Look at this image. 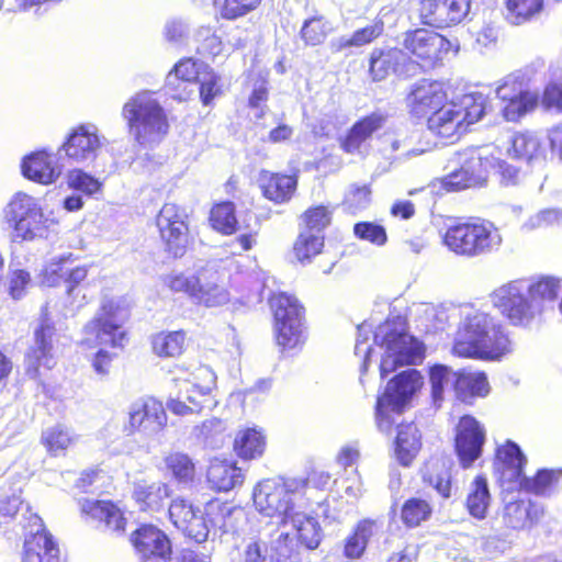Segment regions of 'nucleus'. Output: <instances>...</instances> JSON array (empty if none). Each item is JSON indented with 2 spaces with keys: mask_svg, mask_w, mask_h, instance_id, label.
<instances>
[{
  "mask_svg": "<svg viewBox=\"0 0 562 562\" xmlns=\"http://www.w3.org/2000/svg\"><path fill=\"white\" fill-rule=\"evenodd\" d=\"M559 291L560 280L557 278H521L495 289L491 301L509 325L526 329L540 317L543 303L555 300Z\"/></svg>",
  "mask_w": 562,
  "mask_h": 562,
  "instance_id": "1",
  "label": "nucleus"
},
{
  "mask_svg": "<svg viewBox=\"0 0 562 562\" xmlns=\"http://www.w3.org/2000/svg\"><path fill=\"white\" fill-rule=\"evenodd\" d=\"M452 350L459 357L496 360L510 351V340L498 321L471 308L463 314Z\"/></svg>",
  "mask_w": 562,
  "mask_h": 562,
  "instance_id": "2",
  "label": "nucleus"
},
{
  "mask_svg": "<svg viewBox=\"0 0 562 562\" xmlns=\"http://www.w3.org/2000/svg\"><path fill=\"white\" fill-rule=\"evenodd\" d=\"M306 481L295 477H271L258 482L252 490L255 508L262 516L272 518L278 526H285L296 509L306 507Z\"/></svg>",
  "mask_w": 562,
  "mask_h": 562,
  "instance_id": "3",
  "label": "nucleus"
},
{
  "mask_svg": "<svg viewBox=\"0 0 562 562\" xmlns=\"http://www.w3.org/2000/svg\"><path fill=\"white\" fill-rule=\"evenodd\" d=\"M0 516L4 519H19L25 530L22 562H57L58 546L45 529L42 518L32 513L20 495L0 498Z\"/></svg>",
  "mask_w": 562,
  "mask_h": 562,
  "instance_id": "4",
  "label": "nucleus"
},
{
  "mask_svg": "<svg viewBox=\"0 0 562 562\" xmlns=\"http://www.w3.org/2000/svg\"><path fill=\"white\" fill-rule=\"evenodd\" d=\"M131 134L140 145L160 142L168 133L169 123L164 108L148 91L131 98L122 109Z\"/></svg>",
  "mask_w": 562,
  "mask_h": 562,
  "instance_id": "5",
  "label": "nucleus"
},
{
  "mask_svg": "<svg viewBox=\"0 0 562 562\" xmlns=\"http://www.w3.org/2000/svg\"><path fill=\"white\" fill-rule=\"evenodd\" d=\"M374 342L384 349L380 362V375L385 379L398 367L416 364L424 357V346L408 335L402 323L385 322L373 336Z\"/></svg>",
  "mask_w": 562,
  "mask_h": 562,
  "instance_id": "6",
  "label": "nucleus"
},
{
  "mask_svg": "<svg viewBox=\"0 0 562 562\" xmlns=\"http://www.w3.org/2000/svg\"><path fill=\"white\" fill-rule=\"evenodd\" d=\"M423 384L424 378L416 369H406L387 382L375 406L376 425L382 432L391 431L395 423L393 416L403 413Z\"/></svg>",
  "mask_w": 562,
  "mask_h": 562,
  "instance_id": "7",
  "label": "nucleus"
},
{
  "mask_svg": "<svg viewBox=\"0 0 562 562\" xmlns=\"http://www.w3.org/2000/svg\"><path fill=\"white\" fill-rule=\"evenodd\" d=\"M503 238L497 227L486 221L462 223L447 228L443 243L457 255L473 258L498 249Z\"/></svg>",
  "mask_w": 562,
  "mask_h": 562,
  "instance_id": "8",
  "label": "nucleus"
},
{
  "mask_svg": "<svg viewBox=\"0 0 562 562\" xmlns=\"http://www.w3.org/2000/svg\"><path fill=\"white\" fill-rule=\"evenodd\" d=\"M274 317L277 344L283 349H294L305 340L304 307L297 299L284 292L270 297Z\"/></svg>",
  "mask_w": 562,
  "mask_h": 562,
  "instance_id": "9",
  "label": "nucleus"
},
{
  "mask_svg": "<svg viewBox=\"0 0 562 562\" xmlns=\"http://www.w3.org/2000/svg\"><path fill=\"white\" fill-rule=\"evenodd\" d=\"M457 161L460 164V168L443 179V187L450 191L482 186L490 168L495 165L490 146L467 148L458 154Z\"/></svg>",
  "mask_w": 562,
  "mask_h": 562,
  "instance_id": "10",
  "label": "nucleus"
},
{
  "mask_svg": "<svg viewBox=\"0 0 562 562\" xmlns=\"http://www.w3.org/2000/svg\"><path fill=\"white\" fill-rule=\"evenodd\" d=\"M540 510L530 501L519 499L509 502L504 507L503 524L499 526L497 520L492 522L491 531L483 535L482 539L485 547H494L497 550H505L510 542V531L520 530L538 520Z\"/></svg>",
  "mask_w": 562,
  "mask_h": 562,
  "instance_id": "11",
  "label": "nucleus"
},
{
  "mask_svg": "<svg viewBox=\"0 0 562 562\" xmlns=\"http://www.w3.org/2000/svg\"><path fill=\"white\" fill-rule=\"evenodd\" d=\"M120 313L119 303L115 300H104L100 311L83 328L85 342L95 346L122 347L125 333L121 329Z\"/></svg>",
  "mask_w": 562,
  "mask_h": 562,
  "instance_id": "12",
  "label": "nucleus"
},
{
  "mask_svg": "<svg viewBox=\"0 0 562 562\" xmlns=\"http://www.w3.org/2000/svg\"><path fill=\"white\" fill-rule=\"evenodd\" d=\"M166 250L175 258H181L189 244L188 214L175 203H165L156 218Z\"/></svg>",
  "mask_w": 562,
  "mask_h": 562,
  "instance_id": "13",
  "label": "nucleus"
},
{
  "mask_svg": "<svg viewBox=\"0 0 562 562\" xmlns=\"http://www.w3.org/2000/svg\"><path fill=\"white\" fill-rule=\"evenodd\" d=\"M167 425V414L161 402L148 397L140 398L130 406L128 423L124 432L131 436L139 432L150 438L159 434Z\"/></svg>",
  "mask_w": 562,
  "mask_h": 562,
  "instance_id": "14",
  "label": "nucleus"
},
{
  "mask_svg": "<svg viewBox=\"0 0 562 562\" xmlns=\"http://www.w3.org/2000/svg\"><path fill=\"white\" fill-rule=\"evenodd\" d=\"M102 142L94 124L87 123L74 127L58 149L64 159L72 164H86L97 158Z\"/></svg>",
  "mask_w": 562,
  "mask_h": 562,
  "instance_id": "15",
  "label": "nucleus"
},
{
  "mask_svg": "<svg viewBox=\"0 0 562 562\" xmlns=\"http://www.w3.org/2000/svg\"><path fill=\"white\" fill-rule=\"evenodd\" d=\"M132 543L142 562H168L171 544L164 531L153 525H143L132 535Z\"/></svg>",
  "mask_w": 562,
  "mask_h": 562,
  "instance_id": "16",
  "label": "nucleus"
},
{
  "mask_svg": "<svg viewBox=\"0 0 562 562\" xmlns=\"http://www.w3.org/2000/svg\"><path fill=\"white\" fill-rule=\"evenodd\" d=\"M485 430L472 416H463L457 427L456 451L463 468H470L482 454Z\"/></svg>",
  "mask_w": 562,
  "mask_h": 562,
  "instance_id": "17",
  "label": "nucleus"
},
{
  "mask_svg": "<svg viewBox=\"0 0 562 562\" xmlns=\"http://www.w3.org/2000/svg\"><path fill=\"white\" fill-rule=\"evenodd\" d=\"M470 7V0H424L420 3V18L425 24L447 27L462 22Z\"/></svg>",
  "mask_w": 562,
  "mask_h": 562,
  "instance_id": "18",
  "label": "nucleus"
},
{
  "mask_svg": "<svg viewBox=\"0 0 562 562\" xmlns=\"http://www.w3.org/2000/svg\"><path fill=\"white\" fill-rule=\"evenodd\" d=\"M384 151L395 161H406L430 150L428 143L423 144L418 131L398 127L383 135Z\"/></svg>",
  "mask_w": 562,
  "mask_h": 562,
  "instance_id": "19",
  "label": "nucleus"
},
{
  "mask_svg": "<svg viewBox=\"0 0 562 562\" xmlns=\"http://www.w3.org/2000/svg\"><path fill=\"white\" fill-rule=\"evenodd\" d=\"M169 517L179 530L194 541L203 542L207 539V522L200 514L199 508H195L189 501L181 497L172 499L169 506Z\"/></svg>",
  "mask_w": 562,
  "mask_h": 562,
  "instance_id": "20",
  "label": "nucleus"
},
{
  "mask_svg": "<svg viewBox=\"0 0 562 562\" xmlns=\"http://www.w3.org/2000/svg\"><path fill=\"white\" fill-rule=\"evenodd\" d=\"M216 374L209 366H198L191 370H181L173 379L175 386L182 390V395L189 403H200L216 386Z\"/></svg>",
  "mask_w": 562,
  "mask_h": 562,
  "instance_id": "21",
  "label": "nucleus"
},
{
  "mask_svg": "<svg viewBox=\"0 0 562 562\" xmlns=\"http://www.w3.org/2000/svg\"><path fill=\"white\" fill-rule=\"evenodd\" d=\"M64 167L63 156L58 151L53 154L45 149L26 156L21 165L23 176L41 184L54 183L61 175Z\"/></svg>",
  "mask_w": 562,
  "mask_h": 562,
  "instance_id": "22",
  "label": "nucleus"
},
{
  "mask_svg": "<svg viewBox=\"0 0 562 562\" xmlns=\"http://www.w3.org/2000/svg\"><path fill=\"white\" fill-rule=\"evenodd\" d=\"M403 45L408 53L429 64L438 60L451 46L446 37L425 29L406 33Z\"/></svg>",
  "mask_w": 562,
  "mask_h": 562,
  "instance_id": "23",
  "label": "nucleus"
},
{
  "mask_svg": "<svg viewBox=\"0 0 562 562\" xmlns=\"http://www.w3.org/2000/svg\"><path fill=\"white\" fill-rule=\"evenodd\" d=\"M55 328L43 322L34 331V345L25 356L26 374L35 379L41 367L50 369L55 364L53 357V336Z\"/></svg>",
  "mask_w": 562,
  "mask_h": 562,
  "instance_id": "24",
  "label": "nucleus"
},
{
  "mask_svg": "<svg viewBox=\"0 0 562 562\" xmlns=\"http://www.w3.org/2000/svg\"><path fill=\"white\" fill-rule=\"evenodd\" d=\"M447 101V94L440 83L423 80L413 86L406 98L409 112L416 117L430 115Z\"/></svg>",
  "mask_w": 562,
  "mask_h": 562,
  "instance_id": "25",
  "label": "nucleus"
},
{
  "mask_svg": "<svg viewBox=\"0 0 562 562\" xmlns=\"http://www.w3.org/2000/svg\"><path fill=\"white\" fill-rule=\"evenodd\" d=\"M231 294L220 283V274L213 267H205L199 270V285L193 293V302L206 307L222 306L228 303Z\"/></svg>",
  "mask_w": 562,
  "mask_h": 562,
  "instance_id": "26",
  "label": "nucleus"
},
{
  "mask_svg": "<svg viewBox=\"0 0 562 562\" xmlns=\"http://www.w3.org/2000/svg\"><path fill=\"white\" fill-rule=\"evenodd\" d=\"M428 130L443 138H451L465 131L464 115L461 114V108L453 102L442 103V105L429 115Z\"/></svg>",
  "mask_w": 562,
  "mask_h": 562,
  "instance_id": "27",
  "label": "nucleus"
},
{
  "mask_svg": "<svg viewBox=\"0 0 562 562\" xmlns=\"http://www.w3.org/2000/svg\"><path fill=\"white\" fill-rule=\"evenodd\" d=\"M245 473L236 462L229 460L213 459L206 472V481L210 488L217 492H228L241 486Z\"/></svg>",
  "mask_w": 562,
  "mask_h": 562,
  "instance_id": "28",
  "label": "nucleus"
},
{
  "mask_svg": "<svg viewBox=\"0 0 562 562\" xmlns=\"http://www.w3.org/2000/svg\"><path fill=\"white\" fill-rule=\"evenodd\" d=\"M525 464L526 458L517 443L507 441L505 446L497 448L495 467L503 482L524 481Z\"/></svg>",
  "mask_w": 562,
  "mask_h": 562,
  "instance_id": "29",
  "label": "nucleus"
},
{
  "mask_svg": "<svg viewBox=\"0 0 562 562\" xmlns=\"http://www.w3.org/2000/svg\"><path fill=\"white\" fill-rule=\"evenodd\" d=\"M81 513L92 520L104 524L113 532L125 529V518L121 509L112 502L83 499L80 502Z\"/></svg>",
  "mask_w": 562,
  "mask_h": 562,
  "instance_id": "30",
  "label": "nucleus"
},
{
  "mask_svg": "<svg viewBox=\"0 0 562 562\" xmlns=\"http://www.w3.org/2000/svg\"><path fill=\"white\" fill-rule=\"evenodd\" d=\"M171 496L168 484L139 481L134 484L133 497L140 510L159 512Z\"/></svg>",
  "mask_w": 562,
  "mask_h": 562,
  "instance_id": "31",
  "label": "nucleus"
},
{
  "mask_svg": "<svg viewBox=\"0 0 562 562\" xmlns=\"http://www.w3.org/2000/svg\"><path fill=\"white\" fill-rule=\"evenodd\" d=\"M507 154L528 164L540 162L546 158V148L541 139L533 133H514L509 138Z\"/></svg>",
  "mask_w": 562,
  "mask_h": 562,
  "instance_id": "32",
  "label": "nucleus"
},
{
  "mask_svg": "<svg viewBox=\"0 0 562 562\" xmlns=\"http://www.w3.org/2000/svg\"><path fill=\"white\" fill-rule=\"evenodd\" d=\"M385 123V116L381 113H371L357 121L341 143V147L348 154L360 151L361 145L369 139L374 132Z\"/></svg>",
  "mask_w": 562,
  "mask_h": 562,
  "instance_id": "33",
  "label": "nucleus"
},
{
  "mask_svg": "<svg viewBox=\"0 0 562 562\" xmlns=\"http://www.w3.org/2000/svg\"><path fill=\"white\" fill-rule=\"evenodd\" d=\"M262 194L274 203L289 201L296 189V179L292 176L262 171L258 179Z\"/></svg>",
  "mask_w": 562,
  "mask_h": 562,
  "instance_id": "34",
  "label": "nucleus"
},
{
  "mask_svg": "<svg viewBox=\"0 0 562 562\" xmlns=\"http://www.w3.org/2000/svg\"><path fill=\"white\" fill-rule=\"evenodd\" d=\"M456 396L470 403L475 397H484L490 393V384L484 372L480 371H457L454 378Z\"/></svg>",
  "mask_w": 562,
  "mask_h": 562,
  "instance_id": "35",
  "label": "nucleus"
},
{
  "mask_svg": "<svg viewBox=\"0 0 562 562\" xmlns=\"http://www.w3.org/2000/svg\"><path fill=\"white\" fill-rule=\"evenodd\" d=\"M203 516L207 522L209 530L215 528L229 532L236 528V520L243 516V510L232 506L229 503L213 499L206 503Z\"/></svg>",
  "mask_w": 562,
  "mask_h": 562,
  "instance_id": "36",
  "label": "nucleus"
},
{
  "mask_svg": "<svg viewBox=\"0 0 562 562\" xmlns=\"http://www.w3.org/2000/svg\"><path fill=\"white\" fill-rule=\"evenodd\" d=\"M384 31V22L380 19L371 24L356 30L350 36L342 35L329 42V49L333 54L344 52L352 47H362L376 40Z\"/></svg>",
  "mask_w": 562,
  "mask_h": 562,
  "instance_id": "37",
  "label": "nucleus"
},
{
  "mask_svg": "<svg viewBox=\"0 0 562 562\" xmlns=\"http://www.w3.org/2000/svg\"><path fill=\"white\" fill-rule=\"evenodd\" d=\"M491 502L492 496L486 477L483 475L475 476L470 484L465 499V507L469 514L475 519H484L487 515Z\"/></svg>",
  "mask_w": 562,
  "mask_h": 562,
  "instance_id": "38",
  "label": "nucleus"
},
{
  "mask_svg": "<svg viewBox=\"0 0 562 562\" xmlns=\"http://www.w3.org/2000/svg\"><path fill=\"white\" fill-rule=\"evenodd\" d=\"M289 521L295 529L297 540L302 546L310 550L318 547L322 529L316 518L305 515L302 509H296Z\"/></svg>",
  "mask_w": 562,
  "mask_h": 562,
  "instance_id": "39",
  "label": "nucleus"
},
{
  "mask_svg": "<svg viewBox=\"0 0 562 562\" xmlns=\"http://www.w3.org/2000/svg\"><path fill=\"white\" fill-rule=\"evenodd\" d=\"M405 54L397 48L373 49L370 57V74L375 81L385 79L391 72L397 71L404 61Z\"/></svg>",
  "mask_w": 562,
  "mask_h": 562,
  "instance_id": "40",
  "label": "nucleus"
},
{
  "mask_svg": "<svg viewBox=\"0 0 562 562\" xmlns=\"http://www.w3.org/2000/svg\"><path fill=\"white\" fill-rule=\"evenodd\" d=\"M395 445L400 463L408 467L420 449V439L416 426L414 424L400 425Z\"/></svg>",
  "mask_w": 562,
  "mask_h": 562,
  "instance_id": "41",
  "label": "nucleus"
},
{
  "mask_svg": "<svg viewBox=\"0 0 562 562\" xmlns=\"http://www.w3.org/2000/svg\"><path fill=\"white\" fill-rule=\"evenodd\" d=\"M265 448V436L256 428L240 430L234 440V450L244 460L261 457Z\"/></svg>",
  "mask_w": 562,
  "mask_h": 562,
  "instance_id": "42",
  "label": "nucleus"
},
{
  "mask_svg": "<svg viewBox=\"0 0 562 562\" xmlns=\"http://www.w3.org/2000/svg\"><path fill=\"white\" fill-rule=\"evenodd\" d=\"M186 342L183 330L160 331L151 337V347L155 355L161 358L180 356Z\"/></svg>",
  "mask_w": 562,
  "mask_h": 562,
  "instance_id": "43",
  "label": "nucleus"
},
{
  "mask_svg": "<svg viewBox=\"0 0 562 562\" xmlns=\"http://www.w3.org/2000/svg\"><path fill=\"white\" fill-rule=\"evenodd\" d=\"M424 481L442 498L447 499L451 496V473L446 461L435 460L428 463L424 473Z\"/></svg>",
  "mask_w": 562,
  "mask_h": 562,
  "instance_id": "44",
  "label": "nucleus"
},
{
  "mask_svg": "<svg viewBox=\"0 0 562 562\" xmlns=\"http://www.w3.org/2000/svg\"><path fill=\"white\" fill-rule=\"evenodd\" d=\"M41 210L42 207L33 196L23 192H18L5 206L4 215L8 223L13 226L16 223H20V220L22 218L29 217L33 214L36 215V212Z\"/></svg>",
  "mask_w": 562,
  "mask_h": 562,
  "instance_id": "45",
  "label": "nucleus"
},
{
  "mask_svg": "<svg viewBox=\"0 0 562 562\" xmlns=\"http://www.w3.org/2000/svg\"><path fill=\"white\" fill-rule=\"evenodd\" d=\"M457 371L445 364H435L429 369V381L431 385V398L434 405L440 406L443 401L445 392L449 387L454 389V378Z\"/></svg>",
  "mask_w": 562,
  "mask_h": 562,
  "instance_id": "46",
  "label": "nucleus"
},
{
  "mask_svg": "<svg viewBox=\"0 0 562 562\" xmlns=\"http://www.w3.org/2000/svg\"><path fill=\"white\" fill-rule=\"evenodd\" d=\"M505 102L506 103L502 109L504 119L508 122H518L521 117L537 108L539 103V94L529 90L519 95V98H513Z\"/></svg>",
  "mask_w": 562,
  "mask_h": 562,
  "instance_id": "47",
  "label": "nucleus"
},
{
  "mask_svg": "<svg viewBox=\"0 0 562 562\" xmlns=\"http://www.w3.org/2000/svg\"><path fill=\"white\" fill-rule=\"evenodd\" d=\"M165 464L178 483L188 484L194 480L195 464L187 453L171 452L165 458Z\"/></svg>",
  "mask_w": 562,
  "mask_h": 562,
  "instance_id": "48",
  "label": "nucleus"
},
{
  "mask_svg": "<svg viewBox=\"0 0 562 562\" xmlns=\"http://www.w3.org/2000/svg\"><path fill=\"white\" fill-rule=\"evenodd\" d=\"M46 221L43 210L36 212V215L33 214L20 220V223L12 226V240L21 243L24 240H32L37 236H43L46 231Z\"/></svg>",
  "mask_w": 562,
  "mask_h": 562,
  "instance_id": "49",
  "label": "nucleus"
},
{
  "mask_svg": "<svg viewBox=\"0 0 562 562\" xmlns=\"http://www.w3.org/2000/svg\"><path fill=\"white\" fill-rule=\"evenodd\" d=\"M210 222L214 229L225 235H231L240 229L235 216V206L232 202L215 205L211 210Z\"/></svg>",
  "mask_w": 562,
  "mask_h": 562,
  "instance_id": "50",
  "label": "nucleus"
},
{
  "mask_svg": "<svg viewBox=\"0 0 562 562\" xmlns=\"http://www.w3.org/2000/svg\"><path fill=\"white\" fill-rule=\"evenodd\" d=\"M226 426L220 418L204 420L193 429V436L211 448H218L224 443Z\"/></svg>",
  "mask_w": 562,
  "mask_h": 562,
  "instance_id": "51",
  "label": "nucleus"
},
{
  "mask_svg": "<svg viewBox=\"0 0 562 562\" xmlns=\"http://www.w3.org/2000/svg\"><path fill=\"white\" fill-rule=\"evenodd\" d=\"M543 0H506V20L520 25L542 9Z\"/></svg>",
  "mask_w": 562,
  "mask_h": 562,
  "instance_id": "52",
  "label": "nucleus"
},
{
  "mask_svg": "<svg viewBox=\"0 0 562 562\" xmlns=\"http://www.w3.org/2000/svg\"><path fill=\"white\" fill-rule=\"evenodd\" d=\"M331 31V23L324 16L316 15L304 21L301 36L306 45L316 46L322 44Z\"/></svg>",
  "mask_w": 562,
  "mask_h": 562,
  "instance_id": "53",
  "label": "nucleus"
},
{
  "mask_svg": "<svg viewBox=\"0 0 562 562\" xmlns=\"http://www.w3.org/2000/svg\"><path fill=\"white\" fill-rule=\"evenodd\" d=\"M551 226H562V209L548 207L531 214L520 226L524 233H530L537 229Z\"/></svg>",
  "mask_w": 562,
  "mask_h": 562,
  "instance_id": "54",
  "label": "nucleus"
},
{
  "mask_svg": "<svg viewBox=\"0 0 562 562\" xmlns=\"http://www.w3.org/2000/svg\"><path fill=\"white\" fill-rule=\"evenodd\" d=\"M192 58H186L175 65L166 77V85L171 89H178V82H194L200 78V67Z\"/></svg>",
  "mask_w": 562,
  "mask_h": 562,
  "instance_id": "55",
  "label": "nucleus"
},
{
  "mask_svg": "<svg viewBox=\"0 0 562 562\" xmlns=\"http://www.w3.org/2000/svg\"><path fill=\"white\" fill-rule=\"evenodd\" d=\"M323 246L324 236L322 234L303 231L295 241L294 252L296 258L303 262L319 254Z\"/></svg>",
  "mask_w": 562,
  "mask_h": 562,
  "instance_id": "56",
  "label": "nucleus"
},
{
  "mask_svg": "<svg viewBox=\"0 0 562 562\" xmlns=\"http://www.w3.org/2000/svg\"><path fill=\"white\" fill-rule=\"evenodd\" d=\"M71 257V254L53 257L42 270V283L47 286H56L65 282L67 263Z\"/></svg>",
  "mask_w": 562,
  "mask_h": 562,
  "instance_id": "57",
  "label": "nucleus"
},
{
  "mask_svg": "<svg viewBox=\"0 0 562 562\" xmlns=\"http://www.w3.org/2000/svg\"><path fill=\"white\" fill-rule=\"evenodd\" d=\"M65 283L67 286V295L68 299L71 300V304L77 303V307L86 304V295L82 293V289L80 284L86 280L88 276V269L86 266H79L75 268H69L65 272Z\"/></svg>",
  "mask_w": 562,
  "mask_h": 562,
  "instance_id": "58",
  "label": "nucleus"
},
{
  "mask_svg": "<svg viewBox=\"0 0 562 562\" xmlns=\"http://www.w3.org/2000/svg\"><path fill=\"white\" fill-rule=\"evenodd\" d=\"M42 442L50 454L58 456L69 447L72 437L67 428L56 425L43 432Z\"/></svg>",
  "mask_w": 562,
  "mask_h": 562,
  "instance_id": "59",
  "label": "nucleus"
},
{
  "mask_svg": "<svg viewBox=\"0 0 562 562\" xmlns=\"http://www.w3.org/2000/svg\"><path fill=\"white\" fill-rule=\"evenodd\" d=\"M66 182L68 188L80 191L86 195H92L100 191L102 183L95 177L82 169H72L67 172Z\"/></svg>",
  "mask_w": 562,
  "mask_h": 562,
  "instance_id": "60",
  "label": "nucleus"
},
{
  "mask_svg": "<svg viewBox=\"0 0 562 562\" xmlns=\"http://www.w3.org/2000/svg\"><path fill=\"white\" fill-rule=\"evenodd\" d=\"M431 514L429 504L420 498H411L402 507V520L408 527H416Z\"/></svg>",
  "mask_w": 562,
  "mask_h": 562,
  "instance_id": "61",
  "label": "nucleus"
},
{
  "mask_svg": "<svg viewBox=\"0 0 562 562\" xmlns=\"http://www.w3.org/2000/svg\"><path fill=\"white\" fill-rule=\"evenodd\" d=\"M164 284L176 293H186L193 300V293L199 285V270L195 273L172 272L164 278Z\"/></svg>",
  "mask_w": 562,
  "mask_h": 562,
  "instance_id": "62",
  "label": "nucleus"
},
{
  "mask_svg": "<svg viewBox=\"0 0 562 562\" xmlns=\"http://www.w3.org/2000/svg\"><path fill=\"white\" fill-rule=\"evenodd\" d=\"M261 0H214L221 15L227 20H234L255 10Z\"/></svg>",
  "mask_w": 562,
  "mask_h": 562,
  "instance_id": "63",
  "label": "nucleus"
},
{
  "mask_svg": "<svg viewBox=\"0 0 562 562\" xmlns=\"http://www.w3.org/2000/svg\"><path fill=\"white\" fill-rule=\"evenodd\" d=\"M370 201V187L368 184L352 183L345 194L344 205L349 212L356 213L368 207Z\"/></svg>",
  "mask_w": 562,
  "mask_h": 562,
  "instance_id": "64",
  "label": "nucleus"
}]
</instances>
